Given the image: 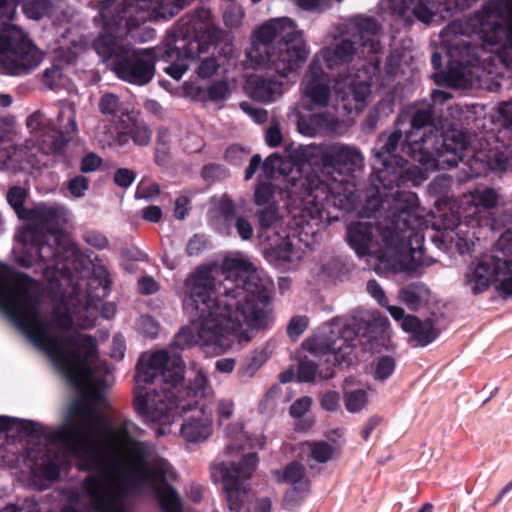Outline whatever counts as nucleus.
I'll use <instances>...</instances> for the list:
<instances>
[{"label":"nucleus","mask_w":512,"mask_h":512,"mask_svg":"<svg viewBox=\"0 0 512 512\" xmlns=\"http://www.w3.org/2000/svg\"><path fill=\"white\" fill-rule=\"evenodd\" d=\"M235 406L231 399H219L216 404L217 423L223 425L234 414Z\"/></svg>","instance_id":"39"},{"label":"nucleus","mask_w":512,"mask_h":512,"mask_svg":"<svg viewBox=\"0 0 512 512\" xmlns=\"http://www.w3.org/2000/svg\"><path fill=\"white\" fill-rule=\"evenodd\" d=\"M274 194L271 184L263 183L257 186L254 193V201L257 205H265L270 202Z\"/></svg>","instance_id":"48"},{"label":"nucleus","mask_w":512,"mask_h":512,"mask_svg":"<svg viewBox=\"0 0 512 512\" xmlns=\"http://www.w3.org/2000/svg\"><path fill=\"white\" fill-rule=\"evenodd\" d=\"M309 448L312 459L320 463L331 460L340 450L338 444H330L325 441L312 442L309 444Z\"/></svg>","instance_id":"33"},{"label":"nucleus","mask_w":512,"mask_h":512,"mask_svg":"<svg viewBox=\"0 0 512 512\" xmlns=\"http://www.w3.org/2000/svg\"><path fill=\"white\" fill-rule=\"evenodd\" d=\"M498 193L491 188L475 189L463 196L461 205L463 214L466 216H474L479 225H482V210H490L497 206L499 201Z\"/></svg>","instance_id":"22"},{"label":"nucleus","mask_w":512,"mask_h":512,"mask_svg":"<svg viewBox=\"0 0 512 512\" xmlns=\"http://www.w3.org/2000/svg\"><path fill=\"white\" fill-rule=\"evenodd\" d=\"M355 49L352 42L348 40H342L335 47H328L317 54L315 57H320V65L322 62L326 63L329 69H334L346 64Z\"/></svg>","instance_id":"27"},{"label":"nucleus","mask_w":512,"mask_h":512,"mask_svg":"<svg viewBox=\"0 0 512 512\" xmlns=\"http://www.w3.org/2000/svg\"><path fill=\"white\" fill-rule=\"evenodd\" d=\"M282 140L281 132L278 126H272L268 129L266 133V142L271 147H276L280 145Z\"/></svg>","instance_id":"64"},{"label":"nucleus","mask_w":512,"mask_h":512,"mask_svg":"<svg viewBox=\"0 0 512 512\" xmlns=\"http://www.w3.org/2000/svg\"><path fill=\"white\" fill-rule=\"evenodd\" d=\"M236 229L243 240H249L253 235L252 225L244 218H239L236 222Z\"/></svg>","instance_id":"59"},{"label":"nucleus","mask_w":512,"mask_h":512,"mask_svg":"<svg viewBox=\"0 0 512 512\" xmlns=\"http://www.w3.org/2000/svg\"><path fill=\"white\" fill-rule=\"evenodd\" d=\"M283 159L278 155H271L263 164V170L267 177L273 178L276 171L281 173Z\"/></svg>","instance_id":"51"},{"label":"nucleus","mask_w":512,"mask_h":512,"mask_svg":"<svg viewBox=\"0 0 512 512\" xmlns=\"http://www.w3.org/2000/svg\"><path fill=\"white\" fill-rule=\"evenodd\" d=\"M310 491V482H291L282 500L283 509L288 511L296 509L309 496Z\"/></svg>","instance_id":"30"},{"label":"nucleus","mask_w":512,"mask_h":512,"mask_svg":"<svg viewBox=\"0 0 512 512\" xmlns=\"http://www.w3.org/2000/svg\"><path fill=\"white\" fill-rule=\"evenodd\" d=\"M135 179V173L127 168L119 169L114 175V181L121 187H129Z\"/></svg>","instance_id":"52"},{"label":"nucleus","mask_w":512,"mask_h":512,"mask_svg":"<svg viewBox=\"0 0 512 512\" xmlns=\"http://www.w3.org/2000/svg\"><path fill=\"white\" fill-rule=\"evenodd\" d=\"M343 401L349 413H360L369 403L368 391L364 388L351 389L346 381L343 389Z\"/></svg>","instance_id":"31"},{"label":"nucleus","mask_w":512,"mask_h":512,"mask_svg":"<svg viewBox=\"0 0 512 512\" xmlns=\"http://www.w3.org/2000/svg\"><path fill=\"white\" fill-rule=\"evenodd\" d=\"M138 287L143 294H153L158 291L157 282L151 277H144L139 280Z\"/></svg>","instance_id":"61"},{"label":"nucleus","mask_w":512,"mask_h":512,"mask_svg":"<svg viewBox=\"0 0 512 512\" xmlns=\"http://www.w3.org/2000/svg\"><path fill=\"white\" fill-rule=\"evenodd\" d=\"M368 293L378 302L379 305L387 306L388 299L383 288L378 284L376 280H370L367 283Z\"/></svg>","instance_id":"50"},{"label":"nucleus","mask_w":512,"mask_h":512,"mask_svg":"<svg viewBox=\"0 0 512 512\" xmlns=\"http://www.w3.org/2000/svg\"><path fill=\"white\" fill-rule=\"evenodd\" d=\"M208 387V380L206 375L202 371H198L192 382V389L195 393H204Z\"/></svg>","instance_id":"62"},{"label":"nucleus","mask_w":512,"mask_h":512,"mask_svg":"<svg viewBox=\"0 0 512 512\" xmlns=\"http://www.w3.org/2000/svg\"><path fill=\"white\" fill-rule=\"evenodd\" d=\"M401 135L392 133L382 150L375 155L374 168L377 171V178L385 189H392L407 181H412L414 185L419 184L427 178L424 167L420 165L419 171L416 173L407 167L406 161L392 155L395 151Z\"/></svg>","instance_id":"15"},{"label":"nucleus","mask_w":512,"mask_h":512,"mask_svg":"<svg viewBox=\"0 0 512 512\" xmlns=\"http://www.w3.org/2000/svg\"><path fill=\"white\" fill-rule=\"evenodd\" d=\"M337 94L347 114H359L367 105L371 95L370 71L358 70L345 77L339 76Z\"/></svg>","instance_id":"19"},{"label":"nucleus","mask_w":512,"mask_h":512,"mask_svg":"<svg viewBox=\"0 0 512 512\" xmlns=\"http://www.w3.org/2000/svg\"><path fill=\"white\" fill-rule=\"evenodd\" d=\"M244 11L241 6L230 5L224 12L223 19L225 25L230 29L238 28L243 21Z\"/></svg>","instance_id":"37"},{"label":"nucleus","mask_w":512,"mask_h":512,"mask_svg":"<svg viewBox=\"0 0 512 512\" xmlns=\"http://www.w3.org/2000/svg\"><path fill=\"white\" fill-rule=\"evenodd\" d=\"M222 271L223 294H219L221 283L212 268L200 267L185 279L182 304L191 321L176 335L178 347L201 344L224 353L235 343L250 341V330L266 324L264 306L270 297V279L262 278L241 256L227 257Z\"/></svg>","instance_id":"2"},{"label":"nucleus","mask_w":512,"mask_h":512,"mask_svg":"<svg viewBox=\"0 0 512 512\" xmlns=\"http://www.w3.org/2000/svg\"><path fill=\"white\" fill-rule=\"evenodd\" d=\"M240 107L242 108V110L248 113L257 123H262L267 119V112L264 109L252 108L246 102L241 103Z\"/></svg>","instance_id":"56"},{"label":"nucleus","mask_w":512,"mask_h":512,"mask_svg":"<svg viewBox=\"0 0 512 512\" xmlns=\"http://www.w3.org/2000/svg\"><path fill=\"white\" fill-rule=\"evenodd\" d=\"M223 491L226 496L228 508L233 512H240L247 504L253 503L255 492L250 482H223Z\"/></svg>","instance_id":"26"},{"label":"nucleus","mask_w":512,"mask_h":512,"mask_svg":"<svg viewBox=\"0 0 512 512\" xmlns=\"http://www.w3.org/2000/svg\"><path fill=\"white\" fill-rule=\"evenodd\" d=\"M101 158L94 154L86 155L81 161V170L83 172H92L95 171L101 165Z\"/></svg>","instance_id":"54"},{"label":"nucleus","mask_w":512,"mask_h":512,"mask_svg":"<svg viewBox=\"0 0 512 512\" xmlns=\"http://www.w3.org/2000/svg\"><path fill=\"white\" fill-rule=\"evenodd\" d=\"M89 182L84 176H76L68 183V190L73 197H83L88 189Z\"/></svg>","instance_id":"44"},{"label":"nucleus","mask_w":512,"mask_h":512,"mask_svg":"<svg viewBox=\"0 0 512 512\" xmlns=\"http://www.w3.org/2000/svg\"><path fill=\"white\" fill-rule=\"evenodd\" d=\"M134 406L147 422L159 424V434L170 433L178 410L183 415L180 433L189 442L207 439L212 434V417L203 407L187 405L183 400L175 401L180 392L178 385L183 380L182 360L166 351L142 354L135 376Z\"/></svg>","instance_id":"3"},{"label":"nucleus","mask_w":512,"mask_h":512,"mask_svg":"<svg viewBox=\"0 0 512 512\" xmlns=\"http://www.w3.org/2000/svg\"><path fill=\"white\" fill-rule=\"evenodd\" d=\"M308 323V319L305 316L292 318L287 328L288 335L293 339H297L306 330Z\"/></svg>","instance_id":"47"},{"label":"nucleus","mask_w":512,"mask_h":512,"mask_svg":"<svg viewBox=\"0 0 512 512\" xmlns=\"http://www.w3.org/2000/svg\"><path fill=\"white\" fill-rule=\"evenodd\" d=\"M224 438L223 458L211 464V478L213 480H248L254 477L259 463L258 455L248 453L238 461H235L234 457L246 448H262L264 445L262 437H252L244 430L243 422L236 421L224 428Z\"/></svg>","instance_id":"12"},{"label":"nucleus","mask_w":512,"mask_h":512,"mask_svg":"<svg viewBox=\"0 0 512 512\" xmlns=\"http://www.w3.org/2000/svg\"><path fill=\"white\" fill-rule=\"evenodd\" d=\"M247 53L251 64L275 72L288 79L306 61L309 50L294 22L286 17L263 24Z\"/></svg>","instance_id":"7"},{"label":"nucleus","mask_w":512,"mask_h":512,"mask_svg":"<svg viewBox=\"0 0 512 512\" xmlns=\"http://www.w3.org/2000/svg\"><path fill=\"white\" fill-rule=\"evenodd\" d=\"M395 370V361L393 358L385 356L380 358L374 369V378L376 380H386L389 378Z\"/></svg>","instance_id":"36"},{"label":"nucleus","mask_w":512,"mask_h":512,"mask_svg":"<svg viewBox=\"0 0 512 512\" xmlns=\"http://www.w3.org/2000/svg\"><path fill=\"white\" fill-rule=\"evenodd\" d=\"M129 134L133 142L139 146L148 145L152 138L151 130L144 123H134Z\"/></svg>","instance_id":"35"},{"label":"nucleus","mask_w":512,"mask_h":512,"mask_svg":"<svg viewBox=\"0 0 512 512\" xmlns=\"http://www.w3.org/2000/svg\"><path fill=\"white\" fill-rule=\"evenodd\" d=\"M98 107L102 114L114 115L119 108V99L115 94H104L99 100Z\"/></svg>","instance_id":"41"},{"label":"nucleus","mask_w":512,"mask_h":512,"mask_svg":"<svg viewBox=\"0 0 512 512\" xmlns=\"http://www.w3.org/2000/svg\"><path fill=\"white\" fill-rule=\"evenodd\" d=\"M184 7L183 0H125L121 6L129 29L151 19L172 17Z\"/></svg>","instance_id":"18"},{"label":"nucleus","mask_w":512,"mask_h":512,"mask_svg":"<svg viewBox=\"0 0 512 512\" xmlns=\"http://www.w3.org/2000/svg\"><path fill=\"white\" fill-rule=\"evenodd\" d=\"M472 35L482 42L481 52H493L496 60L512 70V0H490L472 17L455 20L441 32L451 69L458 76H464L465 68L483 57L464 39Z\"/></svg>","instance_id":"5"},{"label":"nucleus","mask_w":512,"mask_h":512,"mask_svg":"<svg viewBox=\"0 0 512 512\" xmlns=\"http://www.w3.org/2000/svg\"><path fill=\"white\" fill-rule=\"evenodd\" d=\"M188 199L186 197H179L175 202L174 215L177 219H184L188 214Z\"/></svg>","instance_id":"63"},{"label":"nucleus","mask_w":512,"mask_h":512,"mask_svg":"<svg viewBox=\"0 0 512 512\" xmlns=\"http://www.w3.org/2000/svg\"><path fill=\"white\" fill-rule=\"evenodd\" d=\"M91 512H127L122 495L130 485L146 482H83ZM161 512H184L180 494L170 482H150Z\"/></svg>","instance_id":"13"},{"label":"nucleus","mask_w":512,"mask_h":512,"mask_svg":"<svg viewBox=\"0 0 512 512\" xmlns=\"http://www.w3.org/2000/svg\"><path fill=\"white\" fill-rule=\"evenodd\" d=\"M428 289L423 285H411L398 293V299L409 309L417 310L427 301Z\"/></svg>","instance_id":"32"},{"label":"nucleus","mask_w":512,"mask_h":512,"mask_svg":"<svg viewBox=\"0 0 512 512\" xmlns=\"http://www.w3.org/2000/svg\"><path fill=\"white\" fill-rule=\"evenodd\" d=\"M116 12L118 20L105 22L104 33L94 43L95 49L104 59L114 58L113 69L120 79L134 85H145L155 73L154 55L149 50H134L121 43L120 38L134 27L128 28L122 8Z\"/></svg>","instance_id":"8"},{"label":"nucleus","mask_w":512,"mask_h":512,"mask_svg":"<svg viewBox=\"0 0 512 512\" xmlns=\"http://www.w3.org/2000/svg\"><path fill=\"white\" fill-rule=\"evenodd\" d=\"M355 331L341 321L333 323L330 335L316 336L303 343V349L315 357L332 355L338 364L349 363L353 350Z\"/></svg>","instance_id":"16"},{"label":"nucleus","mask_w":512,"mask_h":512,"mask_svg":"<svg viewBox=\"0 0 512 512\" xmlns=\"http://www.w3.org/2000/svg\"><path fill=\"white\" fill-rule=\"evenodd\" d=\"M359 37L361 46L367 50L368 53H377L379 51V27L377 23L370 18L361 20L358 24Z\"/></svg>","instance_id":"29"},{"label":"nucleus","mask_w":512,"mask_h":512,"mask_svg":"<svg viewBox=\"0 0 512 512\" xmlns=\"http://www.w3.org/2000/svg\"><path fill=\"white\" fill-rule=\"evenodd\" d=\"M285 86L286 83L282 80L253 75L247 80L246 89L253 99L271 103L283 95Z\"/></svg>","instance_id":"23"},{"label":"nucleus","mask_w":512,"mask_h":512,"mask_svg":"<svg viewBox=\"0 0 512 512\" xmlns=\"http://www.w3.org/2000/svg\"><path fill=\"white\" fill-rule=\"evenodd\" d=\"M321 161L326 168H332L341 175V179L333 178L331 181H321L315 188H311L304 202L303 213H308L311 220L317 221L321 216L324 207L323 200L331 195L334 198L344 197L348 199L352 194L351 184L348 176L361 170L364 166L362 153L354 146L344 143H333L325 146L321 152Z\"/></svg>","instance_id":"10"},{"label":"nucleus","mask_w":512,"mask_h":512,"mask_svg":"<svg viewBox=\"0 0 512 512\" xmlns=\"http://www.w3.org/2000/svg\"><path fill=\"white\" fill-rule=\"evenodd\" d=\"M26 190L21 187H12L8 194L7 200L15 210L20 219L27 220V227L23 228L18 235V244L15 250L19 253L18 261L27 267L34 263H41V271L49 279L50 273L52 278H56V273L63 274L65 265L61 264V249L66 254H73L74 248L70 245L61 247L57 250L42 241L44 235L35 229L34 226L53 227L66 222L67 211L64 207L58 205L39 204L31 210L22 207L26 198Z\"/></svg>","instance_id":"6"},{"label":"nucleus","mask_w":512,"mask_h":512,"mask_svg":"<svg viewBox=\"0 0 512 512\" xmlns=\"http://www.w3.org/2000/svg\"><path fill=\"white\" fill-rule=\"evenodd\" d=\"M296 3L304 10H320L330 6L332 0H296Z\"/></svg>","instance_id":"53"},{"label":"nucleus","mask_w":512,"mask_h":512,"mask_svg":"<svg viewBox=\"0 0 512 512\" xmlns=\"http://www.w3.org/2000/svg\"><path fill=\"white\" fill-rule=\"evenodd\" d=\"M317 368L316 365L310 360H301L298 368V379L303 382H309L314 380L316 376Z\"/></svg>","instance_id":"46"},{"label":"nucleus","mask_w":512,"mask_h":512,"mask_svg":"<svg viewBox=\"0 0 512 512\" xmlns=\"http://www.w3.org/2000/svg\"><path fill=\"white\" fill-rule=\"evenodd\" d=\"M431 120L429 108L417 110L412 118L413 131L409 135L408 154L422 165L425 171L452 168L458 165L467 148L465 136L460 131H450L441 138L437 135H427L421 141L413 140L418 130Z\"/></svg>","instance_id":"11"},{"label":"nucleus","mask_w":512,"mask_h":512,"mask_svg":"<svg viewBox=\"0 0 512 512\" xmlns=\"http://www.w3.org/2000/svg\"><path fill=\"white\" fill-rule=\"evenodd\" d=\"M460 212H457V215H453V220L451 223L445 224L446 229L453 230L454 227L457 228V232H455V236H448L452 242L455 243V247L460 254H467L473 251L475 246V235L474 233H469L467 231V226L465 224L459 223Z\"/></svg>","instance_id":"28"},{"label":"nucleus","mask_w":512,"mask_h":512,"mask_svg":"<svg viewBox=\"0 0 512 512\" xmlns=\"http://www.w3.org/2000/svg\"><path fill=\"white\" fill-rule=\"evenodd\" d=\"M62 460H60L58 457L55 461H49L48 463H45L44 461L40 464L43 465V474L46 477V480H54L56 473L58 471L59 466L62 464Z\"/></svg>","instance_id":"58"},{"label":"nucleus","mask_w":512,"mask_h":512,"mask_svg":"<svg viewBox=\"0 0 512 512\" xmlns=\"http://www.w3.org/2000/svg\"><path fill=\"white\" fill-rule=\"evenodd\" d=\"M230 94V88L226 81H217L208 88V97L213 102L225 100Z\"/></svg>","instance_id":"40"},{"label":"nucleus","mask_w":512,"mask_h":512,"mask_svg":"<svg viewBox=\"0 0 512 512\" xmlns=\"http://www.w3.org/2000/svg\"><path fill=\"white\" fill-rule=\"evenodd\" d=\"M312 399L308 396H303L292 403L289 413L294 418L302 417L311 407Z\"/></svg>","instance_id":"49"},{"label":"nucleus","mask_w":512,"mask_h":512,"mask_svg":"<svg viewBox=\"0 0 512 512\" xmlns=\"http://www.w3.org/2000/svg\"><path fill=\"white\" fill-rule=\"evenodd\" d=\"M401 327L403 331L409 334V342L414 347L427 346L438 336V331L431 320L420 321L412 315L403 319Z\"/></svg>","instance_id":"24"},{"label":"nucleus","mask_w":512,"mask_h":512,"mask_svg":"<svg viewBox=\"0 0 512 512\" xmlns=\"http://www.w3.org/2000/svg\"><path fill=\"white\" fill-rule=\"evenodd\" d=\"M96 138L103 145L114 146L118 148L124 146L128 142L127 136L123 133L118 134L117 137L113 139L111 137L101 134H98Z\"/></svg>","instance_id":"55"},{"label":"nucleus","mask_w":512,"mask_h":512,"mask_svg":"<svg viewBox=\"0 0 512 512\" xmlns=\"http://www.w3.org/2000/svg\"><path fill=\"white\" fill-rule=\"evenodd\" d=\"M219 63L215 57H207L201 60L197 69L200 78L206 79L212 77L219 69Z\"/></svg>","instance_id":"43"},{"label":"nucleus","mask_w":512,"mask_h":512,"mask_svg":"<svg viewBox=\"0 0 512 512\" xmlns=\"http://www.w3.org/2000/svg\"><path fill=\"white\" fill-rule=\"evenodd\" d=\"M279 215L276 207L269 206L259 213V223L262 228H270L277 224Z\"/></svg>","instance_id":"45"},{"label":"nucleus","mask_w":512,"mask_h":512,"mask_svg":"<svg viewBox=\"0 0 512 512\" xmlns=\"http://www.w3.org/2000/svg\"><path fill=\"white\" fill-rule=\"evenodd\" d=\"M272 254L279 264L300 260L302 254L293 248V243L287 239L281 245L273 249Z\"/></svg>","instance_id":"34"},{"label":"nucleus","mask_w":512,"mask_h":512,"mask_svg":"<svg viewBox=\"0 0 512 512\" xmlns=\"http://www.w3.org/2000/svg\"><path fill=\"white\" fill-rule=\"evenodd\" d=\"M320 406L327 412H335L340 407V395L336 391H326L319 399Z\"/></svg>","instance_id":"42"},{"label":"nucleus","mask_w":512,"mask_h":512,"mask_svg":"<svg viewBox=\"0 0 512 512\" xmlns=\"http://www.w3.org/2000/svg\"><path fill=\"white\" fill-rule=\"evenodd\" d=\"M49 10L48 0L29 1L24 5L25 14L31 19L43 17Z\"/></svg>","instance_id":"38"},{"label":"nucleus","mask_w":512,"mask_h":512,"mask_svg":"<svg viewBox=\"0 0 512 512\" xmlns=\"http://www.w3.org/2000/svg\"><path fill=\"white\" fill-rule=\"evenodd\" d=\"M303 477V467L299 463H291L284 471V480H300Z\"/></svg>","instance_id":"60"},{"label":"nucleus","mask_w":512,"mask_h":512,"mask_svg":"<svg viewBox=\"0 0 512 512\" xmlns=\"http://www.w3.org/2000/svg\"><path fill=\"white\" fill-rule=\"evenodd\" d=\"M40 285L26 275L0 270V309L42 350L55 369L82 393L72 404L69 418L54 432L52 441L65 454L110 477H143L172 480V465L151 458L148 445L133 436L134 424L123 421L109 427L97 406L106 403L109 368L98 357L96 340L85 333H66L73 328L95 325L97 309L80 305L76 297L63 299L54 309L51 323L45 324L38 311Z\"/></svg>","instance_id":"1"},{"label":"nucleus","mask_w":512,"mask_h":512,"mask_svg":"<svg viewBox=\"0 0 512 512\" xmlns=\"http://www.w3.org/2000/svg\"><path fill=\"white\" fill-rule=\"evenodd\" d=\"M206 49L207 45L201 43L197 38L188 36L172 37L167 41L162 54L163 60L170 63L165 68L166 73L179 80L189 67L188 60L194 59Z\"/></svg>","instance_id":"20"},{"label":"nucleus","mask_w":512,"mask_h":512,"mask_svg":"<svg viewBox=\"0 0 512 512\" xmlns=\"http://www.w3.org/2000/svg\"><path fill=\"white\" fill-rule=\"evenodd\" d=\"M85 240L88 244L98 249L105 248L108 244L106 237L97 232H87L85 234Z\"/></svg>","instance_id":"57"},{"label":"nucleus","mask_w":512,"mask_h":512,"mask_svg":"<svg viewBox=\"0 0 512 512\" xmlns=\"http://www.w3.org/2000/svg\"><path fill=\"white\" fill-rule=\"evenodd\" d=\"M329 76L320 66V57H314L301 81L302 106L313 111L331 106L332 93Z\"/></svg>","instance_id":"17"},{"label":"nucleus","mask_w":512,"mask_h":512,"mask_svg":"<svg viewBox=\"0 0 512 512\" xmlns=\"http://www.w3.org/2000/svg\"><path fill=\"white\" fill-rule=\"evenodd\" d=\"M50 131L52 135H46L40 149L44 153H57L60 151L63 142H68L77 133L75 107L66 102H61L57 115V124H52Z\"/></svg>","instance_id":"21"},{"label":"nucleus","mask_w":512,"mask_h":512,"mask_svg":"<svg viewBox=\"0 0 512 512\" xmlns=\"http://www.w3.org/2000/svg\"><path fill=\"white\" fill-rule=\"evenodd\" d=\"M464 286L474 295L494 287L499 294L512 296V226L501 233L489 252L470 263Z\"/></svg>","instance_id":"9"},{"label":"nucleus","mask_w":512,"mask_h":512,"mask_svg":"<svg viewBox=\"0 0 512 512\" xmlns=\"http://www.w3.org/2000/svg\"><path fill=\"white\" fill-rule=\"evenodd\" d=\"M295 116L298 130L303 135L313 136L318 131L339 133L340 122L333 114H317L308 121L300 115L296 108Z\"/></svg>","instance_id":"25"},{"label":"nucleus","mask_w":512,"mask_h":512,"mask_svg":"<svg viewBox=\"0 0 512 512\" xmlns=\"http://www.w3.org/2000/svg\"><path fill=\"white\" fill-rule=\"evenodd\" d=\"M16 0H0V17L11 19ZM43 53L18 27L0 21V65L10 74L25 73L39 66Z\"/></svg>","instance_id":"14"},{"label":"nucleus","mask_w":512,"mask_h":512,"mask_svg":"<svg viewBox=\"0 0 512 512\" xmlns=\"http://www.w3.org/2000/svg\"><path fill=\"white\" fill-rule=\"evenodd\" d=\"M414 195L396 191L393 194V207L389 200L382 201V208L392 210L395 219L386 220L373 226L358 222L347 228V241L359 257L372 256L376 259L375 270L379 274H412L423 265L421 241L417 234L406 226L408 208Z\"/></svg>","instance_id":"4"}]
</instances>
